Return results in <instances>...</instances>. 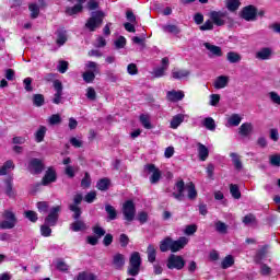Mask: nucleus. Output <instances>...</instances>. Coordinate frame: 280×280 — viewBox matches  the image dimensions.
<instances>
[{
  "label": "nucleus",
  "instance_id": "nucleus-1",
  "mask_svg": "<svg viewBox=\"0 0 280 280\" xmlns=\"http://www.w3.org/2000/svg\"><path fill=\"white\" fill-rule=\"evenodd\" d=\"M210 20L217 27H223V25H233L234 20L229 15V11H210Z\"/></svg>",
  "mask_w": 280,
  "mask_h": 280
},
{
  "label": "nucleus",
  "instance_id": "nucleus-2",
  "mask_svg": "<svg viewBox=\"0 0 280 280\" xmlns=\"http://www.w3.org/2000/svg\"><path fill=\"white\" fill-rule=\"evenodd\" d=\"M141 272V254L133 252L129 258L127 273L129 277H137Z\"/></svg>",
  "mask_w": 280,
  "mask_h": 280
},
{
  "label": "nucleus",
  "instance_id": "nucleus-3",
  "mask_svg": "<svg viewBox=\"0 0 280 280\" xmlns=\"http://www.w3.org/2000/svg\"><path fill=\"white\" fill-rule=\"evenodd\" d=\"M105 16L106 14H104L103 11H93L91 13V18L85 23V27L90 30V32H95V30H97V27H100L102 23H104Z\"/></svg>",
  "mask_w": 280,
  "mask_h": 280
},
{
  "label": "nucleus",
  "instance_id": "nucleus-4",
  "mask_svg": "<svg viewBox=\"0 0 280 280\" xmlns=\"http://www.w3.org/2000/svg\"><path fill=\"white\" fill-rule=\"evenodd\" d=\"M124 220L126 221V224H130V222L135 221V215H137V207L135 206V201L127 200L122 205L121 209Z\"/></svg>",
  "mask_w": 280,
  "mask_h": 280
},
{
  "label": "nucleus",
  "instance_id": "nucleus-5",
  "mask_svg": "<svg viewBox=\"0 0 280 280\" xmlns=\"http://www.w3.org/2000/svg\"><path fill=\"white\" fill-rule=\"evenodd\" d=\"M3 221L0 222V229L8 230L16 226V214L12 210H4L2 213Z\"/></svg>",
  "mask_w": 280,
  "mask_h": 280
},
{
  "label": "nucleus",
  "instance_id": "nucleus-6",
  "mask_svg": "<svg viewBox=\"0 0 280 280\" xmlns=\"http://www.w3.org/2000/svg\"><path fill=\"white\" fill-rule=\"evenodd\" d=\"M185 264L183 256L171 254L166 260V268H168V270H183Z\"/></svg>",
  "mask_w": 280,
  "mask_h": 280
},
{
  "label": "nucleus",
  "instance_id": "nucleus-7",
  "mask_svg": "<svg viewBox=\"0 0 280 280\" xmlns=\"http://www.w3.org/2000/svg\"><path fill=\"white\" fill-rule=\"evenodd\" d=\"M60 211H61L60 206L52 207L49 210L48 215H46V218L44 219V224H48L49 226H56L60 218Z\"/></svg>",
  "mask_w": 280,
  "mask_h": 280
},
{
  "label": "nucleus",
  "instance_id": "nucleus-8",
  "mask_svg": "<svg viewBox=\"0 0 280 280\" xmlns=\"http://www.w3.org/2000/svg\"><path fill=\"white\" fill-rule=\"evenodd\" d=\"M82 194H77L73 197V203L69 205V209L72 211L73 215V220H80V217L82 215V209L78 206V205H82Z\"/></svg>",
  "mask_w": 280,
  "mask_h": 280
},
{
  "label": "nucleus",
  "instance_id": "nucleus-9",
  "mask_svg": "<svg viewBox=\"0 0 280 280\" xmlns=\"http://www.w3.org/2000/svg\"><path fill=\"white\" fill-rule=\"evenodd\" d=\"M144 172H148V174H151L150 176V183L151 185H156L159 180H161V170L156 167L154 164H147L144 165Z\"/></svg>",
  "mask_w": 280,
  "mask_h": 280
},
{
  "label": "nucleus",
  "instance_id": "nucleus-10",
  "mask_svg": "<svg viewBox=\"0 0 280 280\" xmlns=\"http://www.w3.org/2000/svg\"><path fill=\"white\" fill-rule=\"evenodd\" d=\"M241 19L244 21H257V8L253 4L244 7L240 13Z\"/></svg>",
  "mask_w": 280,
  "mask_h": 280
},
{
  "label": "nucleus",
  "instance_id": "nucleus-11",
  "mask_svg": "<svg viewBox=\"0 0 280 280\" xmlns=\"http://www.w3.org/2000/svg\"><path fill=\"white\" fill-rule=\"evenodd\" d=\"M28 172H31L34 175L43 174L45 172V163H43V160L33 158L28 162Z\"/></svg>",
  "mask_w": 280,
  "mask_h": 280
},
{
  "label": "nucleus",
  "instance_id": "nucleus-12",
  "mask_svg": "<svg viewBox=\"0 0 280 280\" xmlns=\"http://www.w3.org/2000/svg\"><path fill=\"white\" fill-rule=\"evenodd\" d=\"M203 47L209 50L208 57L209 58H222L223 52L220 46H215L209 42L203 43Z\"/></svg>",
  "mask_w": 280,
  "mask_h": 280
},
{
  "label": "nucleus",
  "instance_id": "nucleus-13",
  "mask_svg": "<svg viewBox=\"0 0 280 280\" xmlns=\"http://www.w3.org/2000/svg\"><path fill=\"white\" fill-rule=\"evenodd\" d=\"M57 176H56V170H54V167H48V170L46 171L44 177L42 178L40 184L38 185H43L44 187H47V185H50V183H56Z\"/></svg>",
  "mask_w": 280,
  "mask_h": 280
},
{
  "label": "nucleus",
  "instance_id": "nucleus-14",
  "mask_svg": "<svg viewBox=\"0 0 280 280\" xmlns=\"http://www.w3.org/2000/svg\"><path fill=\"white\" fill-rule=\"evenodd\" d=\"M175 188L177 189V192H172L173 198L179 202H183V200H185V180L179 179L175 184Z\"/></svg>",
  "mask_w": 280,
  "mask_h": 280
},
{
  "label": "nucleus",
  "instance_id": "nucleus-15",
  "mask_svg": "<svg viewBox=\"0 0 280 280\" xmlns=\"http://www.w3.org/2000/svg\"><path fill=\"white\" fill-rule=\"evenodd\" d=\"M12 177H8L4 180L3 192L5 194V196H8V198L14 199L16 198V190H14V185L12 184Z\"/></svg>",
  "mask_w": 280,
  "mask_h": 280
},
{
  "label": "nucleus",
  "instance_id": "nucleus-16",
  "mask_svg": "<svg viewBox=\"0 0 280 280\" xmlns=\"http://www.w3.org/2000/svg\"><path fill=\"white\" fill-rule=\"evenodd\" d=\"M187 244H189V238L182 236L177 241H173L171 252L178 253L179 250H183Z\"/></svg>",
  "mask_w": 280,
  "mask_h": 280
},
{
  "label": "nucleus",
  "instance_id": "nucleus-17",
  "mask_svg": "<svg viewBox=\"0 0 280 280\" xmlns=\"http://www.w3.org/2000/svg\"><path fill=\"white\" fill-rule=\"evenodd\" d=\"M52 85L56 91L55 96L52 98V103L60 104V102L62 101V82L60 80H55Z\"/></svg>",
  "mask_w": 280,
  "mask_h": 280
},
{
  "label": "nucleus",
  "instance_id": "nucleus-18",
  "mask_svg": "<svg viewBox=\"0 0 280 280\" xmlns=\"http://www.w3.org/2000/svg\"><path fill=\"white\" fill-rule=\"evenodd\" d=\"M189 75H191V71L187 69H173L172 70V79L173 80H188Z\"/></svg>",
  "mask_w": 280,
  "mask_h": 280
},
{
  "label": "nucleus",
  "instance_id": "nucleus-19",
  "mask_svg": "<svg viewBox=\"0 0 280 280\" xmlns=\"http://www.w3.org/2000/svg\"><path fill=\"white\" fill-rule=\"evenodd\" d=\"M112 266L115 270H121L126 266V257L122 254H115L113 256Z\"/></svg>",
  "mask_w": 280,
  "mask_h": 280
},
{
  "label": "nucleus",
  "instance_id": "nucleus-20",
  "mask_svg": "<svg viewBox=\"0 0 280 280\" xmlns=\"http://www.w3.org/2000/svg\"><path fill=\"white\" fill-rule=\"evenodd\" d=\"M257 60H270L272 58V48L264 47L256 52Z\"/></svg>",
  "mask_w": 280,
  "mask_h": 280
},
{
  "label": "nucleus",
  "instance_id": "nucleus-21",
  "mask_svg": "<svg viewBox=\"0 0 280 280\" xmlns=\"http://www.w3.org/2000/svg\"><path fill=\"white\" fill-rule=\"evenodd\" d=\"M184 97H185V92L183 91L172 90L166 93V100L168 102H180V100H183Z\"/></svg>",
  "mask_w": 280,
  "mask_h": 280
},
{
  "label": "nucleus",
  "instance_id": "nucleus-22",
  "mask_svg": "<svg viewBox=\"0 0 280 280\" xmlns=\"http://www.w3.org/2000/svg\"><path fill=\"white\" fill-rule=\"evenodd\" d=\"M213 86L217 90L220 89H226V86H229V77L226 75H219L214 82H213Z\"/></svg>",
  "mask_w": 280,
  "mask_h": 280
},
{
  "label": "nucleus",
  "instance_id": "nucleus-23",
  "mask_svg": "<svg viewBox=\"0 0 280 280\" xmlns=\"http://www.w3.org/2000/svg\"><path fill=\"white\" fill-rule=\"evenodd\" d=\"M197 152H198L199 160L206 161L207 159H209V148H207V145L198 142Z\"/></svg>",
  "mask_w": 280,
  "mask_h": 280
},
{
  "label": "nucleus",
  "instance_id": "nucleus-24",
  "mask_svg": "<svg viewBox=\"0 0 280 280\" xmlns=\"http://www.w3.org/2000/svg\"><path fill=\"white\" fill-rule=\"evenodd\" d=\"M74 220L75 221L70 224L71 231H73L74 233H78L80 231H86L88 226H86V223H84V221L80 219H74Z\"/></svg>",
  "mask_w": 280,
  "mask_h": 280
},
{
  "label": "nucleus",
  "instance_id": "nucleus-25",
  "mask_svg": "<svg viewBox=\"0 0 280 280\" xmlns=\"http://www.w3.org/2000/svg\"><path fill=\"white\" fill-rule=\"evenodd\" d=\"M240 124H242V116H240V114H232L228 118V122L225 126L228 128H231V127H237V126H240Z\"/></svg>",
  "mask_w": 280,
  "mask_h": 280
},
{
  "label": "nucleus",
  "instance_id": "nucleus-26",
  "mask_svg": "<svg viewBox=\"0 0 280 280\" xmlns=\"http://www.w3.org/2000/svg\"><path fill=\"white\" fill-rule=\"evenodd\" d=\"M172 237L166 236L164 240L160 242V250L161 253H167V250H172V244H173Z\"/></svg>",
  "mask_w": 280,
  "mask_h": 280
},
{
  "label": "nucleus",
  "instance_id": "nucleus-27",
  "mask_svg": "<svg viewBox=\"0 0 280 280\" xmlns=\"http://www.w3.org/2000/svg\"><path fill=\"white\" fill-rule=\"evenodd\" d=\"M242 2L240 0H225V8L229 12H237Z\"/></svg>",
  "mask_w": 280,
  "mask_h": 280
},
{
  "label": "nucleus",
  "instance_id": "nucleus-28",
  "mask_svg": "<svg viewBox=\"0 0 280 280\" xmlns=\"http://www.w3.org/2000/svg\"><path fill=\"white\" fill-rule=\"evenodd\" d=\"M250 132H253V124L250 122H245L238 128V135H241V137H248Z\"/></svg>",
  "mask_w": 280,
  "mask_h": 280
},
{
  "label": "nucleus",
  "instance_id": "nucleus-29",
  "mask_svg": "<svg viewBox=\"0 0 280 280\" xmlns=\"http://www.w3.org/2000/svg\"><path fill=\"white\" fill-rule=\"evenodd\" d=\"M45 135H47V127L39 126V128L35 132V141H36V143H43V141H45Z\"/></svg>",
  "mask_w": 280,
  "mask_h": 280
},
{
  "label": "nucleus",
  "instance_id": "nucleus-30",
  "mask_svg": "<svg viewBox=\"0 0 280 280\" xmlns=\"http://www.w3.org/2000/svg\"><path fill=\"white\" fill-rule=\"evenodd\" d=\"M226 60L231 62V65H237V62L242 61V55H240V52L230 51L226 54Z\"/></svg>",
  "mask_w": 280,
  "mask_h": 280
},
{
  "label": "nucleus",
  "instance_id": "nucleus-31",
  "mask_svg": "<svg viewBox=\"0 0 280 280\" xmlns=\"http://www.w3.org/2000/svg\"><path fill=\"white\" fill-rule=\"evenodd\" d=\"M187 191H188V199L189 200H196L198 198V191L196 190V185L194 182H190L186 185Z\"/></svg>",
  "mask_w": 280,
  "mask_h": 280
},
{
  "label": "nucleus",
  "instance_id": "nucleus-32",
  "mask_svg": "<svg viewBox=\"0 0 280 280\" xmlns=\"http://www.w3.org/2000/svg\"><path fill=\"white\" fill-rule=\"evenodd\" d=\"M183 121H185V115L177 114V115L173 116V118L171 120V128H173V130H176V128H178V126H180V124H183Z\"/></svg>",
  "mask_w": 280,
  "mask_h": 280
},
{
  "label": "nucleus",
  "instance_id": "nucleus-33",
  "mask_svg": "<svg viewBox=\"0 0 280 280\" xmlns=\"http://www.w3.org/2000/svg\"><path fill=\"white\" fill-rule=\"evenodd\" d=\"M214 230L217 233H220V235H226V233H229V225L222 221H217L214 223Z\"/></svg>",
  "mask_w": 280,
  "mask_h": 280
},
{
  "label": "nucleus",
  "instance_id": "nucleus-34",
  "mask_svg": "<svg viewBox=\"0 0 280 280\" xmlns=\"http://www.w3.org/2000/svg\"><path fill=\"white\" fill-rule=\"evenodd\" d=\"M233 165L237 172H242L244 164H242V160H240V155L237 153H231L230 154Z\"/></svg>",
  "mask_w": 280,
  "mask_h": 280
},
{
  "label": "nucleus",
  "instance_id": "nucleus-35",
  "mask_svg": "<svg viewBox=\"0 0 280 280\" xmlns=\"http://www.w3.org/2000/svg\"><path fill=\"white\" fill-rule=\"evenodd\" d=\"M67 40H68L67 31H62V30L57 31V39H56L57 45L59 47H62V45H65Z\"/></svg>",
  "mask_w": 280,
  "mask_h": 280
},
{
  "label": "nucleus",
  "instance_id": "nucleus-36",
  "mask_svg": "<svg viewBox=\"0 0 280 280\" xmlns=\"http://www.w3.org/2000/svg\"><path fill=\"white\" fill-rule=\"evenodd\" d=\"M147 255H148V261H150V264H154V261H156V248H154V245L148 246Z\"/></svg>",
  "mask_w": 280,
  "mask_h": 280
},
{
  "label": "nucleus",
  "instance_id": "nucleus-37",
  "mask_svg": "<svg viewBox=\"0 0 280 280\" xmlns=\"http://www.w3.org/2000/svg\"><path fill=\"white\" fill-rule=\"evenodd\" d=\"M8 170H14V162L12 160H8L2 166H0V176H5V174H8Z\"/></svg>",
  "mask_w": 280,
  "mask_h": 280
},
{
  "label": "nucleus",
  "instance_id": "nucleus-38",
  "mask_svg": "<svg viewBox=\"0 0 280 280\" xmlns=\"http://www.w3.org/2000/svg\"><path fill=\"white\" fill-rule=\"evenodd\" d=\"M105 211L108 215V220H117V210L110 203L105 205Z\"/></svg>",
  "mask_w": 280,
  "mask_h": 280
},
{
  "label": "nucleus",
  "instance_id": "nucleus-39",
  "mask_svg": "<svg viewBox=\"0 0 280 280\" xmlns=\"http://www.w3.org/2000/svg\"><path fill=\"white\" fill-rule=\"evenodd\" d=\"M96 187L100 191H108V187H110V179L102 178L97 182Z\"/></svg>",
  "mask_w": 280,
  "mask_h": 280
},
{
  "label": "nucleus",
  "instance_id": "nucleus-40",
  "mask_svg": "<svg viewBox=\"0 0 280 280\" xmlns=\"http://www.w3.org/2000/svg\"><path fill=\"white\" fill-rule=\"evenodd\" d=\"M202 126L213 132V130H215V120L211 117H207L202 120Z\"/></svg>",
  "mask_w": 280,
  "mask_h": 280
},
{
  "label": "nucleus",
  "instance_id": "nucleus-41",
  "mask_svg": "<svg viewBox=\"0 0 280 280\" xmlns=\"http://www.w3.org/2000/svg\"><path fill=\"white\" fill-rule=\"evenodd\" d=\"M230 194L232 197H234L235 200H240L242 198V192L240 191V186L236 184L230 185Z\"/></svg>",
  "mask_w": 280,
  "mask_h": 280
},
{
  "label": "nucleus",
  "instance_id": "nucleus-42",
  "mask_svg": "<svg viewBox=\"0 0 280 280\" xmlns=\"http://www.w3.org/2000/svg\"><path fill=\"white\" fill-rule=\"evenodd\" d=\"M162 30H163V32H167L168 34L177 35L180 33V28L174 24L164 25V26H162Z\"/></svg>",
  "mask_w": 280,
  "mask_h": 280
},
{
  "label": "nucleus",
  "instance_id": "nucleus-43",
  "mask_svg": "<svg viewBox=\"0 0 280 280\" xmlns=\"http://www.w3.org/2000/svg\"><path fill=\"white\" fill-rule=\"evenodd\" d=\"M28 10L31 12V19H38V15L40 14V7H38V4H30Z\"/></svg>",
  "mask_w": 280,
  "mask_h": 280
},
{
  "label": "nucleus",
  "instance_id": "nucleus-44",
  "mask_svg": "<svg viewBox=\"0 0 280 280\" xmlns=\"http://www.w3.org/2000/svg\"><path fill=\"white\" fill-rule=\"evenodd\" d=\"M95 75H100V73L93 72V71H85L82 74V78H83L84 82H86V84H91V82H93L95 80Z\"/></svg>",
  "mask_w": 280,
  "mask_h": 280
},
{
  "label": "nucleus",
  "instance_id": "nucleus-45",
  "mask_svg": "<svg viewBox=\"0 0 280 280\" xmlns=\"http://www.w3.org/2000/svg\"><path fill=\"white\" fill-rule=\"evenodd\" d=\"M77 280H97V276L94 273L82 271L77 276Z\"/></svg>",
  "mask_w": 280,
  "mask_h": 280
},
{
  "label": "nucleus",
  "instance_id": "nucleus-46",
  "mask_svg": "<svg viewBox=\"0 0 280 280\" xmlns=\"http://www.w3.org/2000/svg\"><path fill=\"white\" fill-rule=\"evenodd\" d=\"M233 264H235V259L233 258V256L229 255L222 260L221 268L223 270H226V268H231Z\"/></svg>",
  "mask_w": 280,
  "mask_h": 280
},
{
  "label": "nucleus",
  "instance_id": "nucleus-47",
  "mask_svg": "<svg viewBox=\"0 0 280 280\" xmlns=\"http://www.w3.org/2000/svg\"><path fill=\"white\" fill-rule=\"evenodd\" d=\"M140 122L147 130H152V124L150 122V116L142 114L140 115Z\"/></svg>",
  "mask_w": 280,
  "mask_h": 280
},
{
  "label": "nucleus",
  "instance_id": "nucleus-48",
  "mask_svg": "<svg viewBox=\"0 0 280 280\" xmlns=\"http://www.w3.org/2000/svg\"><path fill=\"white\" fill-rule=\"evenodd\" d=\"M33 104L40 108L45 104V96L43 94H34L33 95Z\"/></svg>",
  "mask_w": 280,
  "mask_h": 280
},
{
  "label": "nucleus",
  "instance_id": "nucleus-49",
  "mask_svg": "<svg viewBox=\"0 0 280 280\" xmlns=\"http://www.w3.org/2000/svg\"><path fill=\"white\" fill-rule=\"evenodd\" d=\"M79 12H82V4H75L74 7H68L66 9L68 16H73V14H78Z\"/></svg>",
  "mask_w": 280,
  "mask_h": 280
},
{
  "label": "nucleus",
  "instance_id": "nucleus-50",
  "mask_svg": "<svg viewBox=\"0 0 280 280\" xmlns=\"http://www.w3.org/2000/svg\"><path fill=\"white\" fill-rule=\"evenodd\" d=\"M268 255V245H265L261 249H259L256 254V264H260L261 259H264Z\"/></svg>",
  "mask_w": 280,
  "mask_h": 280
},
{
  "label": "nucleus",
  "instance_id": "nucleus-51",
  "mask_svg": "<svg viewBox=\"0 0 280 280\" xmlns=\"http://www.w3.org/2000/svg\"><path fill=\"white\" fill-rule=\"evenodd\" d=\"M40 234L43 237H50L51 236V225L44 223L40 225Z\"/></svg>",
  "mask_w": 280,
  "mask_h": 280
},
{
  "label": "nucleus",
  "instance_id": "nucleus-52",
  "mask_svg": "<svg viewBox=\"0 0 280 280\" xmlns=\"http://www.w3.org/2000/svg\"><path fill=\"white\" fill-rule=\"evenodd\" d=\"M48 124L50 126H58V124H62V118L60 117V114H54L48 118Z\"/></svg>",
  "mask_w": 280,
  "mask_h": 280
},
{
  "label": "nucleus",
  "instance_id": "nucleus-53",
  "mask_svg": "<svg viewBox=\"0 0 280 280\" xmlns=\"http://www.w3.org/2000/svg\"><path fill=\"white\" fill-rule=\"evenodd\" d=\"M37 209L39 213H43V215H45V213L49 212V203L46 201H39L37 202Z\"/></svg>",
  "mask_w": 280,
  "mask_h": 280
},
{
  "label": "nucleus",
  "instance_id": "nucleus-54",
  "mask_svg": "<svg viewBox=\"0 0 280 280\" xmlns=\"http://www.w3.org/2000/svg\"><path fill=\"white\" fill-rule=\"evenodd\" d=\"M92 231L94 233V235H96V237L100 240L101 237H104V235H106V230H104V228L100 226V225H94L92 228Z\"/></svg>",
  "mask_w": 280,
  "mask_h": 280
},
{
  "label": "nucleus",
  "instance_id": "nucleus-55",
  "mask_svg": "<svg viewBox=\"0 0 280 280\" xmlns=\"http://www.w3.org/2000/svg\"><path fill=\"white\" fill-rule=\"evenodd\" d=\"M85 97H88V100H90V102H95V100H97V92H95L94 88L90 86L86 89Z\"/></svg>",
  "mask_w": 280,
  "mask_h": 280
},
{
  "label": "nucleus",
  "instance_id": "nucleus-56",
  "mask_svg": "<svg viewBox=\"0 0 280 280\" xmlns=\"http://www.w3.org/2000/svg\"><path fill=\"white\" fill-rule=\"evenodd\" d=\"M85 69H88V71H92V73H100V68L95 61H88L85 63Z\"/></svg>",
  "mask_w": 280,
  "mask_h": 280
},
{
  "label": "nucleus",
  "instance_id": "nucleus-57",
  "mask_svg": "<svg viewBox=\"0 0 280 280\" xmlns=\"http://www.w3.org/2000/svg\"><path fill=\"white\" fill-rule=\"evenodd\" d=\"M24 215L30 222H37L38 221V214L35 211L27 210L24 212Z\"/></svg>",
  "mask_w": 280,
  "mask_h": 280
},
{
  "label": "nucleus",
  "instance_id": "nucleus-58",
  "mask_svg": "<svg viewBox=\"0 0 280 280\" xmlns=\"http://www.w3.org/2000/svg\"><path fill=\"white\" fill-rule=\"evenodd\" d=\"M269 163L272 167H280V154L270 155Z\"/></svg>",
  "mask_w": 280,
  "mask_h": 280
},
{
  "label": "nucleus",
  "instance_id": "nucleus-59",
  "mask_svg": "<svg viewBox=\"0 0 280 280\" xmlns=\"http://www.w3.org/2000/svg\"><path fill=\"white\" fill-rule=\"evenodd\" d=\"M213 21L210 19L208 21H206L201 26H199V30L201 32H209L211 30H213Z\"/></svg>",
  "mask_w": 280,
  "mask_h": 280
},
{
  "label": "nucleus",
  "instance_id": "nucleus-60",
  "mask_svg": "<svg viewBox=\"0 0 280 280\" xmlns=\"http://www.w3.org/2000/svg\"><path fill=\"white\" fill-rule=\"evenodd\" d=\"M268 97H269L270 102H272V104H277L278 106H280V95H279V93L269 92Z\"/></svg>",
  "mask_w": 280,
  "mask_h": 280
},
{
  "label": "nucleus",
  "instance_id": "nucleus-61",
  "mask_svg": "<svg viewBox=\"0 0 280 280\" xmlns=\"http://www.w3.org/2000/svg\"><path fill=\"white\" fill-rule=\"evenodd\" d=\"M255 222H257V218H255V214H253V213L246 214L243 218V223L246 224V225L255 224Z\"/></svg>",
  "mask_w": 280,
  "mask_h": 280
},
{
  "label": "nucleus",
  "instance_id": "nucleus-62",
  "mask_svg": "<svg viewBox=\"0 0 280 280\" xmlns=\"http://www.w3.org/2000/svg\"><path fill=\"white\" fill-rule=\"evenodd\" d=\"M57 69L59 73H67V70L69 69V62L65 60H60L57 66Z\"/></svg>",
  "mask_w": 280,
  "mask_h": 280
},
{
  "label": "nucleus",
  "instance_id": "nucleus-63",
  "mask_svg": "<svg viewBox=\"0 0 280 280\" xmlns=\"http://www.w3.org/2000/svg\"><path fill=\"white\" fill-rule=\"evenodd\" d=\"M116 49H124L126 47V37L119 36L118 39L114 42Z\"/></svg>",
  "mask_w": 280,
  "mask_h": 280
},
{
  "label": "nucleus",
  "instance_id": "nucleus-64",
  "mask_svg": "<svg viewBox=\"0 0 280 280\" xmlns=\"http://www.w3.org/2000/svg\"><path fill=\"white\" fill-rule=\"evenodd\" d=\"M196 231H198V225L190 224V225H186L184 233H185V235H194V233H196Z\"/></svg>",
  "mask_w": 280,
  "mask_h": 280
}]
</instances>
